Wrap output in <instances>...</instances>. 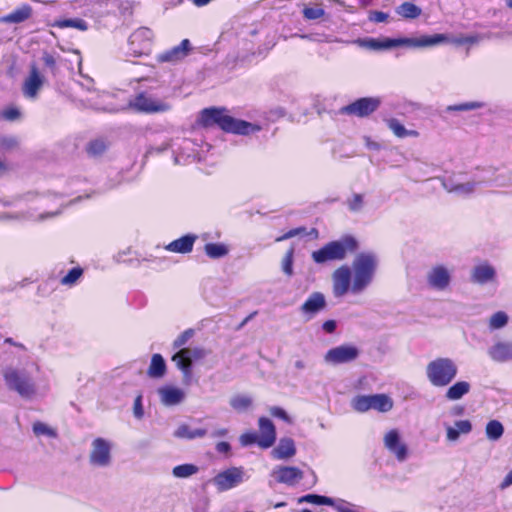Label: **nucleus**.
Segmentation results:
<instances>
[{
  "mask_svg": "<svg viewBox=\"0 0 512 512\" xmlns=\"http://www.w3.org/2000/svg\"><path fill=\"white\" fill-rule=\"evenodd\" d=\"M38 367L34 362L6 365L1 369V374L8 390L16 392L24 399H31L36 395L37 385L34 372Z\"/></svg>",
  "mask_w": 512,
  "mask_h": 512,
  "instance_id": "nucleus-1",
  "label": "nucleus"
},
{
  "mask_svg": "<svg viewBox=\"0 0 512 512\" xmlns=\"http://www.w3.org/2000/svg\"><path fill=\"white\" fill-rule=\"evenodd\" d=\"M200 122L205 127L218 126L226 133L249 136L258 133L262 127L257 123L237 119L228 114L225 108L210 107L201 111Z\"/></svg>",
  "mask_w": 512,
  "mask_h": 512,
  "instance_id": "nucleus-2",
  "label": "nucleus"
},
{
  "mask_svg": "<svg viewBox=\"0 0 512 512\" xmlns=\"http://www.w3.org/2000/svg\"><path fill=\"white\" fill-rule=\"evenodd\" d=\"M450 39L445 34L422 35L418 38L402 37V38H384L383 40L376 38L358 39L357 43L364 48L371 50H384L399 46H407L412 48H423L440 45L449 42Z\"/></svg>",
  "mask_w": 512,
  "mask_h": 512,
  "instance_id": "nucleus-3",
  "label": "nucleus"
},
{
  "mask_svg": "<svg viewBox=\"0 0 512 512\" xmlns=\"http://www.w3.org/2000/svg\"><path fill=\"white\" fill-rule=\"evenodd\" d=\"M378 267V258L373 252L358 253L351 266L353 294L362 293L372 282Z\"/></svg>",
  "mask_w": 512,
  "mask_h": 512,
  "instance_id": "nucleus-4",
  "label": "nucleus"
},
{
  "mask_svg": "<svg viewBox=\"0 0 512 512\" xmlns=\"http://www.w3.org/2000/svg\"><path fill=\"white\" fill-rule=\"evenodd\" d=\"M358 248L359 243L357 239L354 236L345 235L313 251L311 258L316 264H325L329 261H341L346 258L347 254L356 252Z\"/></svg>",
  "mask_w": 512,
  "mask_h": 512,
  "instance_id": "nucleus-5",
  "label": "nucleus"
},
{
  "mask_svg": "<svg viewBox=\"0 0 512 512\" xmlns=\"http://www.w3.org/2000/svg\"><path fill=\"white\" fill-rule=\"evenodd\" d=\"M458 366L449 357H437L426 365L425 375L434 387H446L456 378Z\"/></svg>",
  "mask_w": 512,
  "mask_h": 512,
  "instance_id": "nucleus-6",
  "label": "nucleus"
},
{
  "mask_svg": "<svg viewBox=\"0 0 512 512\" xmlns=\"http://www.w3.org/2000/svg\"><path fill=\"white\" fill-rule=\"evenodd\" d=\"M207 355V350L202 347L182 348L172 356V361L183 373L184 378L189 379L192 375L193 362L202 360Z\"/></svg>",
  "mask_w": 512,
  "mask_h": 512,
  "instance_id": "nucleus-7",
  "label": "nucleus"
},
{
  "mask_svg": "<svg viewBox=\"0 0 512 512\" xmlns=\"http://www.w3.org/2000/svg\"><path fill=\"white\" fill-rule=\"evenodd\" d=\"M130 106L136 111L146 114L164 113L172 108L168 102L144 92L136 95L135 98L130 101Z\"/></svg>",
  "mask_w": 512,
  "mask_h": 512,
  "instance_id": "nucleus-8",
  "label": "nucleus"
},
{
  "mask_svg": "<svg viewBox=\"0 0 512 512\" xmlns=\"http://www.w3.org/2000/svg\"><path fill=\"white\" fill-rule=\"evenodd\" d=\"M360 355V350L352 344H343L329 349L323 360L327 365L337 366L354 362Z\"/></svg>",
  "mask_w": 512,
  "mask_h": 512,
  "instance_id": "nucleus-9",
  "label": "nucleus"
},
{
  "mask_svg": "<svg viewBox=\"0 0 512 512\" xmlns=\"http://www.w3.org/2000/svg\"><path fill=\"white\" fill-rule=\"evenodd\" d=\"M153 32L147 27H140L128 38V53L134 57L148 54L151 49Z\"/></svg>",
  "mask_w": 512,
  "mask_h": 512,
  "instance_id": "nucleus-10",
  "label": "nucleus"
},
{
  "mask_svg": "<svg viewBox=\"0 0 512 512\" xmlns=\"http://www.w3.org/2000/svg\"><path fill=\"white\" fill-rule=\"evenodd\" d=\"M111 450L110 441L101 437L94 439L89 454L90 464L96 467H108L112 461Z\"/></svg>",
  "mask_w": 512,
  "mask_h": 512,
  "instance_id": "nucleus-11",
  "label": "nucleus"
},
{
  "mask_svg": "<svg viewBox=\"0 0 512 512\" xmlns=\"http://www.w3.org/2000/svg\"><path fill=\"white\" fill-rule=\"evenodd\" d=\"M219 492H224L237 487L244 481V469L231 467L218 473L212 480Z\"/></svg>",
  "mask_w": 512,
  "mask_h": 512,
  "instance_id": "nucleus-12",
  "label": "nucleus"
},
{
  "mask_svg": "<svg viewBox=\"0 0 512 512\" xmlns=\"http://www.w3.org/2000/svg\"><path fill=\"white\" fill-rule=\"evenodd\" d=\"M333 294L335 297L340 298L351 291L352 286V272L350 267L342 265L337 268L332 274Z\"/></svg>",
  "mask_w": 512,
  "mask_h": 512,
  "instance_id": "nucleus-13",
  "label": "nucleus"
},
{
  "mask_svg": "<svg viewBox=\"0 0 512 512\" xmlns=\"http://www.w3.org/2000/svg\"><path fill=\"white\" fill-rule=\"evenodd\" d=\"M381 100L378 97L359 98L343 108V111L350 115L358 117H367L378 109Z\"/></svg>",
  "mask_w": 512,
  "mask_h": 512,
  "instance_id": "nucleus-14",
  "label": "nucleus"
},
{
  "mask_svg": "<svg viewBox=\"0 0 512 512\" xmlns=\"http://www.w3.org/2000/svg\"><path fill=\"white\" fill-rule=\"evenodd\" d=\"M427 284L434 290H446L452 280L451 271L444 265L433 266L426 276Z\"/></svg>",
  "mask_w": 512,
  "mask_h": 512,
  "instance_id": "nucleus-15",
  "label": "nucleus"
},
{
  "mask_svg": "<svg viewBox=\"0 0 512 512\" xmlns=\"http://www.w3.org/2000/svg\"><path fill=\"white\" fill-rule=\"evenodd\" d=\"M43 84L44 76L41 75L34 64L31 65L29 75L25 78L22 85L23 95L30 100L37 99Z\"/></svg>",
  "mask_w": 512,
  "mask_h": 512,
  "instance_id": "nucleus-16",
  "label": "nucleus"
},
{
  "mask_svg": "<svg viewBox=\"0 0 512 512\" xmlns=\"http://www.w3.org/2000/svg\"><path fill=\"white\" fill-rule=\"evenodd\" d=\"M192 50L191 43L188 39H183L179 45L167 49L156 56L160 63H178L188 56Z\"/></svg>",
  "mask_w": 512,
  "mask_h": 512,
  "instance_id": "nucleus-17",
  "label": "nucleus"
},
{
  "mask_svg": "<svg viewBox=\"0 0 512 512\" xmlns=\"http://www.w3.org/2000/svg\"><path fill=\"white\" fill-rule=\"evenodd\" d=\"M385 448L395 455L399 462H404L408 457V447L400 439L398 430L392 429L384 436Z\"/></svg>",
  "mask_w": 512,
  "mask_h": 512,
  "instance_id": "nucleus-18",
  "label": "nucleus"
},
{
  "mask_svg": "<svg viewBox=\"0 0 512 512\" xmlns=\"http://www.w3.org/2000/svg\"><path fill=\"white\" fill-rule=\"evenodd\" d=\"M496 269L487 261L476 264L470 272V281L477 285H486L496 279Z\"/></svg>",
  "mask_w": 512,
  "mask_h": 512,
  "instance_id": "nucleus-19",
  "label": "nucleus"
},
{
  "mask_svg": "<svg viewBox=\"0 0 512 512\" xmlns=\"http://www.w3.org/2000/svg\"><path fill=\"white\" fill-rule=\"evenodd\" d=\"M489 358L496 363L512 362V341L498 340L487 350Z\"/></svg>",
  "mask_w": 512,
  "mask_h": 512,
  "instance_id": "nucleus-20",
  "label": "nucleus"
},
{
  "mask_svg": "<svg viewBox=\"0 0 512 512\" xmlns=\"http://www.w3.org/2000/svg\"><path fill=\"white\" fill-rule=\"evenodd\" d=\"M272 475L276 481L288 486H295L300 480L303 479V471L294 466H279L276 467Z\"/></svg>",
  "mask_w": 512,
  "mask_h": 512,
  "instance_id": "nucleus-21",
  "label": "nucleus"
},
{
  "mask_svg": "<svg viewBox=\"0 0 512 512\" xmlns=\"http://www.w3.org/2000/svg\"><path fill=\"white\" fill-rule=\"evenodd\" d=\"M260 435L258 440L259 447L268 449L276 441V429L273 422L266 417H260L258 420Z\"/></svg>",
  "mask_w": 512,
  "mask_h": 512,
  "instance_id": "nucleus-22",
  "label": "nucleus"
},
{
  "mask_svg": "<svg viewBox=\"0 0 512 512\" xmlns=\"http://www.w3.org/2000/svg\"><path fill=\"white\" fill-rule=\"evenodd\" d=\"M326 305L327 303L324 294L321 292H313L301 305L300 311L310 319L320 311L324 310Z\"/></svg>",
  "mask_w": 512,
  "mask_h": 512,
  "instance_id": "nucleus-23",
  "label": "nucleus"
},
{
  "mask_svg": "<svg viewBox=\"0 0 512 512\" xmlns=\"http://www.w3.org/2000/svg\"><path fill=\"white\" fill-rule=\"evenodd\" d=\"M481 182L480 181H468L465 183H460L455 181L453 178H445L442 181V185L446 191L449 193H454L458 196H468L472 194L476 186Z\"/></svg>",
  "mask_w": 512,
  "mask_h": 512,
  "instance_id": "nucleus-24",
  "label": "nucleus"
},
{
  "mask_svg": "<svg viewBox=\"0 0 512 512\" xmlns=\"http://www.w3.org/2000/svg\"><path fill=\"white\" fill-rule=\"evenodd\" d=\"M30 196H32V195L28 194L25 197H19V198L13 200V201H0V221H21V220L32 219L33 215L30 214L29 212H24V211H21V212H5V211H2V208H5V207H12V206L17 207L18 206L17 203L22 198L27 199Z\"/></svg>",
  "mask_w": 512,
  "mask_h": 512,
  "instance_id": "nucleus-25",
  "label": "nucleus"
},
{
  "mask_svg": "<svg viewBox=\"0 0 512 512\" xmlns=\"http://www.w3.org/2000/svg\"><path fill=\"white\" fill-rule=\"evenodd\" d=\"M162 404L165 406H174L180 404L184 398L185 393L182 389L172 386H165L158 389Z\"/></svg>",
  "mask_w": 512,
  "mask_h": 512,
  "instance_id": "nucleus-26",
  "label": "nucleus"
},
{
  "mask_svg": "<svg viewBox=\"0 0 512 512\" xmlns=\"http://www.w3.org/2000/svg\"><path fill=\"white\" fill-rule=\"evenodd\" d=\"M197 237L193 234H186L172 242H170L165 249L174 252V253H181L186 254L192 251L194 242L196 241Z\"/></svg>",
  "mask_w": 512,
  "mask_h": 512,
  "instance_id": "nucleus-27",
  "label": "nucleus"
},
{
  "mask_svg": "<svg viewBox=\"0 0 512 512\" xmlns=\"http://www.w3.org/2000/svg\"><path fill=\"white\" fill-rule=\"evenodd\" d=\"M296 454L295 442L292 438H281L278 445L273 449L272 455L275 459L284 460Z\"/></svg>",
  "mask_w": 512,
  "mask_h": 512,
  "instance_id": "nucleus-28",
  "label": "nucleus"
},
{
  "mask_svg": "<svg viewBox=\"0 0 512 512\" xmlns=\"http://www.w3.org/2000/svg\"><path fill=\"white\" fill-rule=\"evenodd\" d=\"M471 385L467 381H457L452 384L445 393V398L449 401H457L470 392Z\"/></svg>",
  "mask_w": 512,
  "mask_h": 512,
  "instance_id": "nucleus-29",
  "label": "nucleus"
},
{
  "mask_svg": "<svg viewBox=\"0 0 512 512\" xmlns=\"http://www.w3.org/2000/svg\"><path fill=\"white\" fill-rule=\"evenodd\" d=\"M207 430L204 428L192 429L187 424H181L174 432V436L180 439L193 440L206 436Z\"/></svg>",
  "mask_w": 512,
  "mask_h": 512,
  "instance_id": "nucleus-30",
  "label": "nucleus"
},
{
  "mask_svg": "<svg viewBox=\"0 0 512 512\" xmlns=\"http://www.w3.org/2000/svg\"><path fill=\"white\" fill-rule=\"evenodd\" d=\"M497 170L494 168H489L486 170V173L488 174L486 177L481 179V182H488L492 183L495 186L504 187L512 184V177L509 174L505 173H499L496 174Z\"/></svg>",
  "mask_w": 512,
  "mask_h": 512,
  "instance_id": "nucleus-31",
  "label": "nucleus"
},
{
  "mask_svg": "<svg viewBox=\"0 0 512 512\" xmlns=\"http://www.w3.org/2000/svg\"><path fill=\"white\" fill-rule=\"evenodd\" d=\"M31 13V7L25 5L19 9L14 10L10 14L1 17L0 22L19 24L27 20L31 16Z\"/></svg>",
  "mask_w": 512,
  "mask_h": 512,
  "instance_id": "nucleus-32",
  "label": "nucleus"
},
{
  "mask_svg": "<svg viewBox=\"0 0 512 512\" xmlns=\"http://www.w3.org/2000/svg\"><path fill=\"white\" fill-rule=\"evenodd\" d=\"M149 377L151 378H161L166 373V362L162 355L153 354L151 358V363L147 371Z\"/></svg>",
  "mask_w": 512,
  "mask_h": 512,
  "instance_id": "nucleus-33",
  "label": "nucleus"
},
{
  "mask_svg": "<svg viewBox=\"0 0 512 512\" xmlns=\"http://www.w3.org/2000/svg\"><path fill=\"white\" fill-rule=\"evenodd\" d=\"M230 406L237 412L247 411L253 404L251 396L246 394H235L229 400Z\"/></svg>",
  "mask_w": 512,
  "mask_h": 512,
  "instance_id": "nucleus-34",
  "label": "nucleus"
},
{
  "mask_svg": "<svg viewBox=\"0 0 512 512\" xmlns=\"http://www.w3.org/2000/svg\"><path fill=\"white\" fill-rule=\"evenodd\" d=\"M396 13L405 19H416L421 15L422 10L412 2H404L396 8Z\"/></svg>",
  "mask_w": 512,
  "mask_h": 512,
  "instance_id": "nucleus-35",
  "label": "nucleus"
},
{
  "mask_svg": "<svg viewBox=\"0 0 512 512\" xmlns=\"http://www.w3.org/2000/svg\"><path fill=\"white\" fill-rule=\"evenodd\" d=\"M206 255L211 259H220L228 255L229 248L224 243H207L204 246Z\"/></svg>",
  "mask_w": 512,
  "mask_h": 512,
  "instance_id": "nucleus-36",
  "label": "nucleus"
},
{
  "mask_svg": "<svg viewBox=\"0 0 512 512\" xmlns=\"http://www.w3.org/2000/svg\"><path fill=\"white\" fill-rule=\"evenodd\" d=\"M371 401V409L377 410L379 412H388L393 407L391 398L385 394L371 395Z\"/></svg>",
  "mask_w": 512,
  "mask_h": 512,
  "instance_id": "nucleus-37",
  "label": "nucleus"
},
{
  "mask_svg": "<svg viewBox=\"0 0 512 512\" xmlns=\"http://www.w3.org/2000/svg\"><path fill=\"white\" fill-rule=\"evenodd\" d=\"M53 26L61 29L74 28L80 31H86L88 29L87 22L81 18L59 19L54 22Z\"/></svg>",
  "mask_w": 512,
  "mask_h": 512,
  "instance_id": "nucleus-38",
  "label": "nucleus"
},
{
  "mask_svg": "<svg viewBox=\"0 0 512 512\" xmlns=\"http://www.w3.org/2000/svg\"><path fill=\"white\" fill-rule=\"evenodd\" d=\"M199 471V467L195 464L185 463L177 465L172 469V475L175 478L184 479L196 474Z\"/></svg>",
  "mask_w": 512,
  "mask_h": 512,
  "instance_id": "nucleus-39",
  "label": "nucleus"
},
{
  "mask_svg": "<svg viewBox=\"0 0 512 512\" xmlns=\"http://www.w3.org/2000/svg\"><path fill=\"white\" fill-rule=\"evenodd\" d=\"M485 106V103L480 101H470L460 104H454V105H448L444 112L450 113V112H464V111H471L483 108Z\"/></svg>",
  "mask_w": 512,
  "mask_h": 512,
  "instance_id": "nucleus-40",
  "label": "nucleus"
},
{
  "mask_svg": "<svg viewBox=\"0 0 512 512\" xmlns=\"http://www.w3.org/2000/svg\"><path fill=\"white\" fill-rule=\"evenodd\" d=\"M388 128L399 138H405L416 134L415 131L407 130L404 125L396 118H390L387 121Z\"/></svg>",
  "mask_w": 512,
  "mask_h": 512,
  "instance_id": "nucleus-41",
  "label": "nucleus"
},
{
  "mask_svg": "<svg viewBox=\"0 0 512 512\" xmlns=\"http://www.w3.org/2000/svg\"><path fill=\"white\" fill-rule=\"evenodd\" d=\"M504 433V427L498 420H491L486 425V436L489 440L497 441Z\"/></svg>",
  "mask_w": 512,
  "mask_h": 512,
  "instance_id": "nucleus-42",
  "label": "nucleus"
},
{
  "mask_svg": "<svg viewBox=\"0 0 512 512\" xmlns=\"http://www.w3.org/2000/svg\"><path fill=\"white\" fill-rule=\"evenodd\" d=\"M335 500L336 499H333V498H330L327 496H322V495H317V494H307V495L302 496L299 499V502H301V503L307 502V503L316 504V505H327V506L333 507Z\"/></svg>",
  "mask_w": 512,
  "mask_h": 512,
  "instance_id": "nucleus-43",
  "label": "nucleus"
},
{
  "mask_svg": "<svg viewBox=\"0 0 512 512\" xmlns=\"http://www.w3.org/2000/svg\"><path fill=\"white\" fill-rule=\"evenodd\" d=\"M371 395H358L351 401L352 408L357 412H366L371 409Z\"/></svg>",
  "mask_w": 512,
  "mask_h": 512,
  "instance_id": "nucleus-44",
  "label": "nucleus"
},
{
  "mask_svg": "<svg viewBox=\"0 0 512 512\" xmlns=\"http://www.w3.org/2000/svg\"><path fill=\"white\" fill-rule=\"evenodd\" d=\"M83 269L79 266L72 268L69 272L61 278L60 283L64 286L72 287L83 276Z\"/></svg>",
  "mask_w": 512,
  "mask_h": 512,
  "instance_id": "nucleus-45",
  "label": "nucleus"
},
{
  "mask_svg": "<svg viewBox=\"0 0 512 512\" xmlns=\"http://www.w3.org/2000/svg\"><path fill=\"white\" fill-rule=\"evenodd\" d=\"M508 315L503 311L494 313L489 319V328L492 330L501 329L508 323Z\"/></svg>",
  "mask_w": 512,
  "mask_h": 512,
  "instance_id": "nucleus-46",
  "label": "nucleus"
},
{
  "mask_svg": "<svg viewBox=\"0 0 512 512\" xmlns=\"http://www.w3.org/2000/svg\"><path fill=\"white\" fill-rule=\"evenodd\" d=\"M293 257H294V248L291 247L289 250H287V252L285 253V256L283 257L282 259V271L284 272V274H286L287 276H292L294 271H293Z\"/></svg>",
  "mask_w": 512,
  "mask_h": 512,
  "instance_id": "nucleus-47",
  "label": "nucleus"
},
{
  "mask_svg": "<svg viewBox=\"0 0 512 512\" xmlns=\"http://www.w3.org/2000/svg\"><path fill=\"white\" fill-rule=\"evenodd\" d=\"M195 335L194 329H187L183 331L174 341L173 348L174 349H182L185 348L184 345L188 343V341Z\"/></svg>",
  "mask_w": 512,
  "mask_h": 512,
  "instance_id": "nucleus-48",
  "label": "nucleus"
},
{
  "mask_svg": "<svg viewBox=\"0 0 512 512\" xmlns=\"http://www.w3.org/2000/svg\"><path fill=\"white\" fill-rule=\"evenodd\" d=\"M364 198L362 194L355 193L347 199V207L351 212H359L363 209Z\"/></svg>",
  "mask_w": 512,
  "mask_h": 512,
  "instance_id": "nucleus-49",
  "label": "nucleus"
},
{
  "mask_svg": "<svg viewBox=\"0 0 512 512\" xmlns=\"http://www.w3.org/2000/svg\"><path fill=\"white\" fill-rule=\"evenodd\" d=\"M106 150V144L103 140H93L87 146V153L91 156H99Z\"/></svg>",
  "mask_w": 512,
  "mask_h": 512,
  "instance_id": "nucleus-50",
  "label": "nucleus"
},
{
  "mask_svg": "<svg viewBox=\"0 0 512 512\" xmlns=\"http://www.w3.org/2000/svg\"><path fill=\"white\" fill-rule=\"evenodd\" d=\"M33 432L36 436L46 435L53 438L57 436L55 430L42 422H35L33 424Z\"/></svg>",
  "mask_w": 512,
  "mask_h": 512,
  "instance_id": "nucleus-51",
  "label": "nucleus"
},
{
  "mask_svg": "<svg viewBox=\"0 0 512 512\" xmlns=\"http://www.w3.org/2000/svg\"><path fill=\"white\" fill-rule=\"evenodd\" d=\"M325 15V11L321 7H305L303 16L307 20H317Z\"/></svg>",
  "mask_w": 512,
  "mask_h": 512,
  "instance_id": "nucleus-52",
  "label": "nucleus"
},
{
  "mask_svg": "<svg viewBox=\"0 0 512 512\" xmlns=\"http://www.w3.org/2000/svg\"><path fill=\"white\" fill-rule=\"evenodd\" d=\"M333 508L337 512H358L355 510V505L345 501L343 499H336L333 505Z\"/></svg>",
  "mask_w": 512,
  "mask_h": 512,
  "instance_id": "nucleus-53",
  "label": "nucleus"
},
{
  "mask_svg": "<svg viewBox=\"0 0 512 512\" xmlns=\"http://www.w3.org/2000/svg\"><path fill=\"white\" fill-rule=\"evenodd\" d=\"M259 435H257L255 432H246L243 433L240 438V444L244 447L250 446L252 444H258Z\"/></svg>",
  "mask_w": 512,
  "mask_h": 512,
  "instance_id": "nucleus-54",
  "label": "nucleus"
},
{
  "mask_svg": "<svg viewBox=\"0 0 512 512\" xmlns=\"http://www.w3.org/2000/svg\"><path fill=\"white\" fill-rule=\"evenodd\" d=\"M42 60H43L44 65L51 72V74L55 75L58 70L55 57L48 52H44L43 56H42Z\"/></svg>",
  "mask_w": 512,
  "mask_h": 512,
  "instance_id": "nucleus-55",
  "label": "nucleus"
},
{
  "mask_svg": "<svg viewBox=\"0 0 512 512\" xmlns=\"http://www.w3.org/2000/svg\"><path fill=\"white\" fill-rule=\"evenodd\" d=\"M269 412L273 417L280 418L287 423H291V418L283 408L273 406L269 409Z\"/></svg>",
  "mask_w": 512,
  "mask_h": 512,
  "instance_id": "nucleus-56",
  "label": "nucleus"
},
{
  "mask_svg": "<svg viewBox=\"0 0 512 512\" xmlns=\"http://www.w3.org/2000/svg\"><path fill=\"white\" fill-rule=\"evenodd\" d=\"M20 115H21V112L16 107L7 108L2 112L3 118L8 121H15L20 118Z\"/></svg>",
  "mask_w": 512,
  "mask_h": 512,
  "instance_id": "nucleus-57",
  "label": "nucleus"
},
{
  "mask_svg": "<svg viewBox=\"0 0 512 512\" xmlns=\"http://www.w3.org/2000/svg\"><path fill=\"white\" fill-rule=\"evenodd\" d=\"M133 414H134L135 418H137V419H142L144 416V409H143L141 395H138L134 400Z\"/></svg>",
  "mask_w": 512,
  "mask_h": 512,
  "instance_id": "nucleus-58",
  "label": "nucleus"
},
{
  "mask_svg": "<svg viewBox=\"0 0 512 512\" xmlns=\"http://www.w3.org/2000/svg\"><path fill=\"white\" fill-rule=\"evenodd\" d=\"M454 427L460 434H468L472 430V424L469 420H459L455 422Z\"/></svg>",
  "mask_w": 512,
  "mask_h": 512,
  "instance_id": "nucleus-59",
  "label": "nucleus"
},
{
  "mask_svg": "<svg viewBox=\"0 0 512 512\" xmlns=\"http://www.w3.org/2000/svg\"><path fill=\"white\" fill-rule=\"evenodd\" d=\"M389 15L382 11H371L369 14V20L375 23H382L388 19Z\"/></svg>",
  "mask_w": 512,
  "mask_h": 512,
  "instance_id": "nucleus-60",
  "label": "nucleus"
},
{
  "mask_svg": "<svg viewBox=\"0 0 512 512\" xmlns=\"http://www.w3.org/2000/svg\"><path fill=\"white\" fill-rule=\"evenodd\" d=\"M305 231L304 228L302 227H299V228H295V229H291L289 230L288 232H286L285 234H283L282 236L276 238V241L277 242H280V241H284V240H287V239H290V238H293L297 235H300L301 233H303Z\"/></svg>",
  "mask_w": 512,
  "mask_h": 512,
  "instance_id": "nucleus-61",
  "label": "nucleus"
},
{
  "mask_svg": "<svg viewBox=\"0 0 512 512\" xmlns=\"http://www.w3.org/2000/svg\"><path fill=\"white\" fill-rule=\"evenodd\" d=\"M477 38L475 36H466L461 38H454L451 40L452 43L456 45H463V44H474L476 43Z\"/></svg>",
  "mask_w": 512,
  "mask_h": 512,
  "instance_id": "nucleus-62",
  "label": "nucleus"
},
{
  "mask_svg": "<svg viewBox=\"0 0 512 512\" xmlns=\"http://www.w3.org/2000/svg\"><path fill=\"white\" fill-rule=\"evenodd\" d=\"M446 436L449 441H456L458 440L460 433L454 426H447Z\"/></svg>",
  "mask_w": 512,
  "mask_h": 512,
  "instance_id": "nucleus-63",
  "label": "nucleus"
},
{
  "mask_svg": "<svg viewBox=\"0 0 512 512\" xmlns=\"http://www.w3.org/2000/svg\"><path fill=\"white\" fill-rule=\"evenodd\" d=\"M322 328L326 333H334L337 328L335 320H327L322 324Z\"/></svg>",
  "mask_w": 512,
  "mask_h": 512,
  "instance_id": "nucleus-64",
  "label": "nucleus"
}]
</instances>
